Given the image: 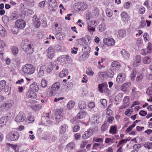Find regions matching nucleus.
Here are the masks:
<instances>
[{
	"instance_id": "1",
	"label": "nucleus",
	"mask_w": 152,
	"mask_h": 152,
	"mask_svg": "<svg viewBox=\"0 0 152 152\" xmlns=\"http://www.w3.org/2000/svg\"><path fill=\"white\" fill-rule=\"evenodd\" d=\"M22 49L27 54H32L34 52V47L32 44L29 43L26 40H23L21 43Z\"/></svg>"
},
{
	"instance_id": "2",
	"label": "nucleus",
	"mask_w": 152,
	"mask_h": 152,
	"mask_svg": "<svg viewBox=\"0 0 152 152\" xmlns=\"http://www.w3.org/2000/svg\"><path fill=\"white\" fill-rule=\"evenodd\" d=\"M21 70L24 74L31 75L34 72L35 68L32 65L27 64L22 66Z\"/></svg>"
},
{
	"instance_id": "3",
	"label": "nucleus",
	"mask_w": 152,
	"mask_h": 152,
	"mask_svg": "<svg viewBox=\"0 0 152 152\" xmlns=\"http://www.w3.org/2000/svg\"><path fill=\"white\" fill-rule=\"evenodd\" d=\"M87 7V4L83 2L76 3L73 6L74 8L76 11H82L86 9Z\"/></svg>"
},
{
	"instance_id": "4",
	"label": "nucleus",
	"mask_w": 152,
	"mask_h": 152,
	"mask_svg": "<svg viewBox=\"0 0 152 152\" xmlns=\"http://www.w3.org/2000/svg\"><path fill=\"white\" fill-rule=\"evenodd\" d=\"M152 52V45L150 42L148 43L146 48L142 49L140 51L141 55L143 56L146 55L148 54L151 53Z\"/></svg>"
},
{
	"instance_id": "5",
	"label": "nucleus",
	"mask_w": 152,
	"mask_h": 152,
	"mask_svg": "<svg viewBox=\"0 0 152 152\" xmlns=\"http://www.w3.org/2000/svg\"><path fill=\"white\" fill-rule=\"evenodd\" d=\"M48 5L49 9L52 11H55L58 6L56 0H48Z\"/></svg>"
},
{
	"instance_id": "6",
	"label": "nucleus",
	"mask_w": 152,
	"mask_h": 152,
	"mask_svg": "<svg viewBox=\"0 0 152 152\" xmlns=\"http://www.w3.org/2000/svg\"><path fill=\"white\" fill-rule=\"evenodd\" d=\"M20 136L19 133L17 132H12L9 133L7 137L11 141H15L17 140Z\"/></svg>"
},
{
	"instance_id": "7",
	"label": "nucleus",
	"mask_w": 152,
	"mask_h": 152,
	"mask_svg": "<svg viewBox=\"0 0 152 152\" xmlns=\"http://www.w3.org/2000/svg\"><path fill=\"white\" fill-rule=\"evenodd\" d=\"M97 25L96 22L94 20H91L88 23V29L90 32L95 31V27Z\"/></svg>"
},
{
	"instance_id": "8",
	"label": "nucleus",
	"mask_w": 152,
	"mask_h": 152,
	"mask_svg": "<svg viewBox=\"0 0 152 152\" xmlns=\"http://www.w3.org/2000/svg\"><path fill=\"white\" fill-rule=\"evenodd\" d=\"M98 88L99 91L102 93H107L109 91L107 84L103 83L99 84L98 86Z\"/></svg>"
},
{
	"instance_id": "9",
	"label": "nucleus",
	"mask_w": 152,
	"mask_h": 152,
	"mask_svg": "<svg viewBox=\"0 0 152 152\" xmlns=\"http://www.w3.org/2000/svg\"><path fill=\"white\" fill-rule=\"evenodd\" d=\"M94 131L93 129H89L85 131L82 134V137L84 140H86L90 137L94 133Z\"/></svg>"
},
{
	"instance_id": "10",
	"label": "nucleus",
	"mask_w": 152,
	"mask_h": 152,
	"mask_svg": "<svg viewBox=\"0 0 152 152\" xmlns=\"http://www.w3.org/2000/svg\"><path fill=\"white\" fill-rule=\"evenodd\" d=\"M26 118L25 114L22 112H20L16 117L15 118V121L17 122H22L25 120Z\"/></svg>"
},
{
	"instance_id": "11",
	"label": "nucleus",
	"mask_w": 152,
	"mask_h": 152,
	"mask_svg": "<svg viewBox=\"0 0 152 152\" xmlns=\"http://www.w3.org/2000/svg\"><path fill=\"white\" fill-rule=\"evenodd\" d=\"M141 61V57L140 55H137L133 59V64L134 66L137 67L140 65Z\"/></svg>"
},
{
	"instance_id": "12",
	"label": "nucleus",
	"mask_w": 152,
	"mask_h": 152,
	"mask_svg": "<svg viewBox=\"0 0 152 152\" xmlns=\"http://www.w3.org/2000/svg\"><path fill=\"white\" fill-rule=\"evenodd\" d=\"M27 97L32 99H35L37 97L36 93L31 90L27 91L26 94Z\"/></svg>"
},
{
	"instance_id": "13",
	"label": "nucleus",
	"mask_w": 152,
	"mask_h": 152,
	"mask_svg": "<svg viewBox=\"0 0 152 152\" xmlns=\"http://www.w3.org/2000/svg\"><path fill=\"white\" fill-rule=\"evenodd\" d=\"M47 52V56L50 59L52 58L54 55L55 50L52 47H49L46 50Z\"/></svg>"
},
{
	"instance_id": "14",
	"label": "nucleus",
	"mask_w": 152,
	"mask_h": 152,
	"mask_svg": "<svg viewBox=\"0 0 152 152\" xmlns=\"http://www.w3.org/2000/svg\"><path fill=\"white\" fill-rule=\"evenodd\" d=\"M15 24L17 28L22 29L25 27L26 23L23 20H17L15 22Z\"/></svg>"
},
{
	"instance_id": "15",
	"label": "nucleus",
	"mask_w": 152,
	"mask_h": 152,
	"mask_svg": "<svg viewBox=\"0 0 152 152\" xmlns=\"http://www.w3.org/2000/svg\"><path fill=\"white\" fill-rule=\"evenodd\" d=\"M121 17L122 20L125 22H128L129 20L130 17L126 11H123L121 13Z\"/></svg>"
},
{
	"instance_id": "16",
	"label": "nucleus",
	"mask_w": 152,
	"mask_h": 152,
	"mask_svg": "<svg viewBox=\"0 0 152 152\" xmlns=\"http://www.w3.org/2000/svg\"><path fill=\"white\" fill-rule=\"evenodd\" d=\"M70 56L68 55H64L59 57L58 58V61L61 62L63 63H65L70 60Z\"/></svg>"
},
{
	"instance_id": "17",
	"label": "nucleus",
	"mask_w": 152,
	"mask_h": 152,
	"mask_svg": "<svg viewBox=\"0 0 152 152\" xmlns=\"http://www.w3.org/2000/svg\"><path fill=\"white\" fill-rule=\"evenodd\" d=\"M126 75L124 73H121L117 76L116 81L118 83H123L125 80Z\"/></svg>"
},
{
	"instance_id": "18",
	"label": "nucleus",
	"mask_w": 152,
	"mask_h": 152,
	"mask_svg": "<svg viewBox=\"0 0 152 152\" xmlns=\"http://www.w3.org/2000/svg\"><path fill=\"white\" fill-rule=\"evenodd\" d=\"M103 42L105 44L108 46H113L115 42L114 39H103Z\"/></svg>"
},
{
	"instance_id": "19",
	"label": "nucleus",
	"mask_w": 152,
	"mask_h": 152,
	"mask_svg": "<svg viewBox=\"0 0 152 152\" xmlns=\"http://www.w3.org/2000/svg\"><path fill=\"white\" fill-rule=\"evenodd\" d=\"M113 76V75L111 74L110 76L107 72H100L99 73V77L100 79L102 80H104L107 77H111Z\"/></svg>"
},
{
	"instance_id": "20",
	"label": "nucleus",
	"mask_w": 152,
	"mask_h": 152,
	"mask_svg": "<svg viewBox=\"0 0 152 152\" xmlns=\"http://www.w3.org/2000/svg\"><path fill=\"white\" fill-rule=\"evenodd\" d=\"M131 85V83L130 82L124 83L120 87L121 90L122 91L126 92L129 89Z\"/></svg>"
},
{
	"instance_id": "21",
	"label": "nucleus",
	"mask_w": 152,
	"mask_h": 152,
	"mask_svg": "<svg viewBox=\"0 0 152 152\" xmlns=\"http://www.w3.org/2000/svg\"><path fill=\"white\" fill-rule=\"evenodd\" d=\"M61 25H59L58 23H55L54 25V28L56 29V30L58 32V34H56L57 37L58 35L59 36H61L60 37H59V38H61L63 37L61 35V34L60 33V32L62 30V28L61 27Z\"/></svg>"
},
{
	"instance_id": "22",
	"label": "nucleus",
	"mask_w": 152,
	"mask_h": 152,
	"mask_svg": "<svg viewBox=\"0 0 152 152\" xmlns=\"http://www.w3.org/2000/svg\"><path fill=\"white\" fill-rule=\"evenodd\" d=\"M32 19V21L34 22V26L36 28L39 27L40 25V23L39 19L35 15H34Z\"/></svg>"
},
{
	"instance_id": "23",
	"label": "nucleus",
	"mask_w": 152,
	"mask_h": 152,
	"mask_svg": "<svg viewBox=\"0 0 152 152\" xmlns=\"http://www.w3.org/2000/svg\"><path fill=\"white\" fill-rule=\"evenodd\" d=\"M30 88L31 90L32 91H35V92H38L39 90V87L36 82H33L31 83L30 86Z\"/></svg>"
},
{
	"instance_id": "24",
	"label": "nucleus",
	"mask_w": 152,
	"mask_h": 152,
	"mask_svg": "<svg viewBox=\"0 0 152 152\" xmlns=\"http://www.w3.org/2000/svg\"><path fill=\"white\" fill-rule=\"evenodd\" d=\"M92 15L95 16H98L100 13V10L99 8L96 7H93L91 11Z\"/></svg>"
},
{
	"instance_id": "25",
	"label": "nucleus",
	"mask_w": 152,
	"mask_h": 152,
	"mask_svg": "<svg viewBox=\"0 0 152 152\" xmlns=\"http://www.w3.org/2000/svg\"><path fill=\"white\" fill-rule=\"evenodd\" d=\"M68 126L66 124L62 125L59 128V133L60 134H62L65 133Z\"/></svg>"
},
{
	"instance_id": "26",
	"label": "nucleus",
	"mask_w": 152,
	"mask_h": 152,
	"mask_svg": "<svg viewBox=\"0 0 152 152\" xmlns=\"http://www.w3.org/2000/svg\"><path fill=\"white\" fill-rule=\"evenodd\" d=\"M69 71L67 69H64L59 73V76L61 78H63L66 76L68 74Z\"/></svg>"
},
{
	"instance_id": "27",
	"label": "nucleus",
	"mask_w": 152,
	"mask_h": 152,
	"mask_svg": "<svg viewBox=\"0 0 152 152\" xmlns=\"http://www.w3.org/2000/svg\"><path fill=\"white\" fill-rule=\"evenodd\" d=\"M120 53L124 58L126 59H128L129 58L130 54L125 50H122Z\"/></svg>"
},
{
	"instance_id": "28",
	"label": "nucleus",
	"mask_w": 152,
	"mask_h": 152,
	"mask_svg": "<svg viewBox=\"0 0 152 152\" xmlns=\"http://www.w3.org/2000/svg\"><path fill=\"white\" fill-rule=\"evenodd\" d=\"M0 34L2 37H5L7 34L6 30L1 24H0Z\"/></svg>"
},
{
	"instance_id": "29",
	"label": "nucleus",
	"mask_w": 152,
	"mask_h": 152,
	"mask_svg": "<svg viewBox=\"0 0 152 152\" xmlns=\"http://www.w3.org/2000/svg\"><path fill=\"white\" fill-rule=\"evenodd\" d=\"M0 34L2 37H5L7 34L6 30L1 24H0Z\"/></svg>"
},
{
	"instance_id": "30",
	"label": "nucleus",
	"mask_w": 152,
	"mask_h": 152,
	"mask_svg": "<svg viewBox=\"0 0 152 152\" xmlns=\"http://www.w3.org/2000/svg\"><path fill=\"white\" fill-rule=\"evenodd\" d=\"M0 34L2 37H5L7 34L6 30L1 24H0Z\"/></svg>"
},
{
	"instance_id": "31",
	"label": "nucleus",
	"mask_w": 152,
	"mask_h": 152,
	"mask_svg": "<svg viewBox=\"0 0 152 152\" xmlns=\"http://www.w3.org/2000/svg\"><path fill=\"white\" fill-rule=\"evenodd\" d=\"M61 87L60 83L59 82L55 83L52 86L51 88L54 91H57Z\"/></svg>"
},
{
	"instance_id": "32",
	"label": "nucleus",
	"mask_w": 152,
	"mask_h": 152,
	"mask_svg": "<svg viewBox=\"0 0 152 152\" xmlns=\"http://www.w3.org/2000/svg\"><path fill=\"white\" fill-rule=\"evenodd\" d=\"M46 67L45 66L43 65L41 66L40 68L38 74V76L39 77H41L44 74V70L45 69Z\"/></svg>"
},
{
	"instance_id": "33",
	"label": "nucleus",
	"mask_w": 152,
	"mask_h": 152,
	"mask_svg": "<svg viewBox=\"0 0 152 152\" xmlns=\"http://www.w3.org/2000/svg\"><path fill=\"white\" fill-rule=\"evenodd\" d=\"M6 85V82L5 80H3L0 81V92L3 89L5 92H7L8 90L7 91L5 89V87Z\"/></svg>"
},
{
	"instance_id": "34",
	"label": "nucleus",
	"mask_w": 152,
	"mask_h": 152,
	"mask_svg": "<svg viewBox=\"0 0 152 152\" xmlns=\"http://www.w3.org/2000/svg\"><path fill=\"white\" fill-rule=\"evenodd\" d=\"M117 126L116 125L110 126L109 133L112 134H115L116 133L117 130Z\"/></svg>"
},
{
	"instance_id": "35",
	"label": "nucleus",
	"mask_w": 152,
	"mask_h": 152,
	"mask_svg": "<svg viewBox=\"0 0 152 152\" xmlns=\"http://www.w3.org/2000/svg\"><path fill=\"white\" fill-rule=\"evenodd\" d=\"M86 114V112L84 111H82L78 113L76 117L77 119H80L85 117Z\"/></svg>"
},
{
	"instance_id": "36",
	"label": "nucleus",
	"mask_w": 152,
	"mask_h": 152,
	"mask_svg": "<svg viewBox=\"0 0 152 152\" xmlns=\"http://www.w3.org/2000/svg\"><path fill=\"white\" fill-rule=\"evenodd\" d=\"M142 61L144 64H149L151 61V59L150 56H146L142 58Z\"/></svg>"
},
{
	"instance_id": "37",
	"label": "nucleus",
	"mask_w": 152,
	"mask_h": 152,
	"mask_svg": "<svg viewBox=\"0 0 152 152\" xmlns=\"http://www.w3.org/2000/svg\"><path fill=\"white\" fill-rule=\"evenodd\" d=\"M4 103L7 110L12 107L13 102L12 100H10L7 101Z\"/></svg>"
},
{
	"instance_id": "38",
	"label": "nucleus",
	"mask_w": 152,
	"mask_h": 152,
	"mask_svg": "<svg viewBox=\"0 0 152 152\" xmlns=\"http://www.w3.org/2000/svg\"><path fill=\"white\" fill-rule=\"evenodd\" d=\"M34 121V117L33 116L30 115L28 117L27 119L25 121L26 124H28L29 123H32Z\"/></svg>"
},
{
	"instance_id": "39",
	"label": "nucleus",
	"mask_w": 152,
	"mask_h": 152,
	"mask_svg": "<svg viewBox=\"0 0 152 152\" xmlns=\"http://www.w3.org/2000/svg\"><path fill=\"white\" fill-rule=\"evenodd\" d=\"M30 107L33 110L35 111H39L42 108V106L41 104H39L31 106Z\"/></svg>"
},
{
	"instance_id": "40",
	"label": "nucleus",
	"mask_w": 152,
	"mask_h": 152,
	"mask_svg": "<svg viewBox=\"0 0 152 152\" xmlns=\"http://www.w3.org/2000/svg\"><path fill=\"white\" fill-rule=\"evenodd\" d=\"M86 104L83 101H81L79 103V107L81 110L84 109L86 107Z\"/></svg>"
},
{
	"instance_id": "41",
	"label": "nucleus",
	"mask_w": 152,
	"mask_h": 152,
	"mask_svg": "<svg viewBox=\"0 0 152 152\" xmlns=\"http://www.w3.org/2000/svg\"><path fill=\"white\" fill-rule=\"evenodd\" d=\"M7 117L8 116H6L2 117L0 119V124L5 125L7 121Z\"/></svg>"
},
{
	"instance_id": "42",
	"label": "nucleus",
	"mask_w": 152,
	"mask_h": 152,
	"mask_svg": "<svg viewBox=\"0 0 152 152\" xmlns=\"http://www.w3.org/2000/svg\"><path fill=\"white\" fill-rule=\"evenodd\" d=\"M75 102L72 100L70 101L67 104V107L68 109H72L74 107Z\"/></svg>"
},
{
	"instance_id": "43",
	"label": "nucleus",
	"mask_w": 152,
	"mask_h": 152,
	"mask_svg": "<svg viewBox=\"0 0 152 152\" xmlns=\"http://www.w3.org/2000/svg\"><path fill=\"white\" fill-rule=\"evenodd\" d=\"M123 94L122 93H120L117 94L115 98V101L119 102L121 101L122 99Z\"/></svg>"
},
{
	"instance_id": "44",
	"label": "nucleus",
	"mask_w": 152,
	"mask_h": 152,
	"mask_svg": "<svg viewBox=\"0 0 152 152\" xmlns=\"http://www.w3.org/2000/svg\"><path fill=\"white\" fill-rule=\"evenodd\" d=\"M144 76V74L143 73H142L137 75L136 79V81L138 82L141 81L143 78Z\"/></svg>"
},
{
	"instance_id": "45",
	"label": "nucleus",
	"mask_w": 152,
	"mask_h": 152,
	"mask_svg": "<svg viewBox=\"0 0 152 152\" xmlns=\"http://www.w3.org/2000/svg\"><path fill=\"white\" fill-rule=\"evenodd\" d=\"M126 34V31L123 30H120L118 31V36L119 37H124Z\"/></svg>"
},
{
	"instance_id": "46",
	"label": "nucleus",
	"mask_w": 152,
	"mask_h": 152,
	"mask_svg": "<svg viewBox=\"0 0 152 152\" xmlns=\"http://www.w3.org/2000/svg\"><path fill=\"white\" fill-rule=\"evenodd\" d=\"M111 66L112 68H113V69H114V68H118L120 67V65L119 62L117 61H113L111 64Z\"/></svg>"
},
{
	"instance_id": "47",
	"label": "nucleus",
	"mask_w": 152,
	"mask_h": 152,
	"mask_svg": "<svg viewBox=\"0 0 152 152\" xmlns=\"http://www.w3.org/2000/svg\"><path fill=\"white\" fill-rule=\"evenodd\" d=\"M100 102L103 106V108H105L107 106V101L105 99H101L100 100Z\"/></svg>"
},
{
	"instance_id": "48",
	"label": "nucleus",
	"mask_w": 152,
	"mask_h": 152,
	"mask_svg": "<svg viewBox=\"0 0 152 152\" xmlns=\"http://www.w3.org/2000/svg\"><path fill=\"white\" fill-rule=\"evenodd\" d=\"M105 12L106 14L108 17H110L112 16L113 12L109 8L106 9Z\"/></svg>"
},
{
	"instance_id": "49",
	"label": "nucleus",
	"mask_w": 152,
	"mask_h": 152,
	"mask_svg": "<svg viewBox=\"0 0 152 152\" xmlns=\"http://www.w3.org/2000/svg\"><path fill=\"white\" fill-rule=\"evenodd\" d=\"M12 52L14 55H16L18 53V49L17 47L13 46L12 48Z\"/></svg>"
},
{
	"instance_id": "50",
	"label": "nucleus",
	"mask_w": 152,
	"mask_h": 152,
	"mask_svg": "<svg viewBox=\"0 0 152 152\" xmlns=\"http://www.w3.org/2000/svg\"><path fill=\"white\" fill-rule=\"evenodd\" d=\"M24 14L27 15H32L33 14L34 12L33 11L30 9H24Z\"/></svg>"
},
{
	"instance_id": "51",
	"label": "nucleus",
	"mask_w": 152,
	"mask_h": 152,
	"mask_svg": "<svg viewBox=\"0 0 152 152\" xmlns=\"http://www.w3.org/2000/svg\"><path fill=\"white\" fill-rule=\"evenodd\" d=\"M106 27L104 23H102L99 26V30L100 31L102 32L105 30Z\"/></svg>"
},
{
	"instance_id": "52",
	"label": "nucleus",
	"mask_w": 152,
	"mask_h": 152,
	"mask_svg": "<svg viewBox=\"0 0 152 152\" xmlns=\"http://www.w3.org/2000/svg\"><path fill=\"white\" fill-rule=\"evenodd\" d=\"M75 146V143L72 142H71L66 145V148L69 149H73Z\"/></svg>"
},
{
	"instance_id": "53",
	"label": "nucleus",
	"mask_w": 152,
	"mask_h": 152,
	"mask_svg": "<svg viewBox=\"0 0 152 152\" xmlns=\"http://www.w3.org/2000/svg\"><path fill=\"white\" fill-rule=\"evenodd\" d=\"M136 75V71L135 70H133L130 75V78L132 80H133L135 78Z\"/></svg>"
},
{
	"instance_id": "54",
	"label": "nucleus",
	"mask_w": 152,
	"mask_h": 152,
	"mask_svg": "<svg viewBox=\"0 0 152 152\" xmlns=\"http://www.w3.org/2000/svg\"><path fill=\"white\" fill-rule=\"evenodd\" d=\"M86 73L89 76H92L94 74V72L92 71V69L90 68H88L86 70Z\"/></svg>"
},
{
	"instance_id": "55",
	"label": "nucleus",
	"mask_w": 152,
	"mask_h": 152,
	"mask_svg": "<svg viewBox=\"0 0 152 152\" xmlns=\"http://www.w3.org/2000/svg\"><path fill=\"white\" fill-rule=\"evenodd\" d=\"M144 146L145 148L150 149L152 146V143L150 142H146L144 144Z\"/></svg>"
},
{
	"instance_id": "56",
	"label": "nucleus",
	"mask_w": 152,
	"mask_h": 152,
	"mask_svg": "<svg viewBox=\"0 0 152 152\" xmlns=\"http://www.w3.org/2000/svg\"><path fill=\"white\" fill-rule=\"evenodd\" d=\"M23 1L26 2L28 5L31 7L34 5L33 4L34 2V0H23Z\"/></svg>"
},
{
	"instance_id": "57",
	"label": "nucleus",
	"mask_w": 152,
	"mask_h": 152,
	"mask_svg": "<svg viewBox=\"0 0 152 152\" xmlns=\"http://www.w3.org/2000/svg\"><path fill=\"white\" fill-rule=\"evenodd\" d=\"M86 19L87 20H89L91 18L94 17V16L92 15L91 12H88L86 14Z\"/></svg>"
},
{
	"instance_id": "58",
	"label": "nucleus",
	"mask_w": 152,
	"mask_h": 152,
	"mask_svg": "<svg viewBox=\"0 0 152 152\" xmlns=\"http://www.w3.org/2000/svg\"><path fill=\"white\" fill-rule=\"evenodd\" d=\"M47 81L45 79H43L42 80L41 83V86L43 88H45L47 86Z\"/></svg>"
},
{
	"instance_id": "59",
	"label": "nucleus",
	"mask_w": 152,
	"mask_h": 152,
	"mask_svg": "<svg viewBox=\"0 0 152 152\" xmlns=\"http://www.w3.org/2000/svg\"><path fill=\"white\" fill-rule=\"evenodd\" d=\"M136 126V124L134 122L129 127H128L126 130V132H130L133 128H134Z\"/></svg>"
},
{
	"instance_id": "60",
	"label": "nucleus",
	"mask_w": 152,
	"mask_h": 152,
	"mask_svg": "<svg viewBox=\"0 0 152 152\" xmlns=\"http://www.w3.org/2000/svg\"><path fill=\"white\" fill-rule=\"evenodd\" d=\"M59 7L60 8H61L60 10V13L61 14H62L63 12H65L66 11V9L64 8L62 4H61Z\"/></svg>"
},
{
	"instance_id": "61",
	"label": "nucleus",
	"mask_w": 152,
	"mask_h": 152,
	"mask_svg": "<svg viewBox=\"0 0 152 152\" xmlns=\"http://www.w3.org/2000/svg\"><path fill=\"white\" fill-rule=\"evenodd\" d=\"M80 127L78 125H76L73 128L72 131L73 132H76L78 131L80 129Z\"/></svg>"
},
{
	"instance_id": "62",
	"label": "nucleus",
	"mask_w": 152,
	"mask_h": 152,
	"mask_svg": "<svg viewBox=\"0 0 152 152\" xmlns=\"http://www.w3.org/2000/svg\"><path fill=\"white\" fill-rule=\"evenodd\" d=\"M89 49V48L88 46H84L83 48L82 51L84 53H89L90 51Z\"/></svg>"
},
{
	"instance_id": "63",
	"label": "nucleus",
	"mask_w": 152,
	"mask_h": 152,
	"mask_svg": "<svg viewBox=\"0 0 152 152\" xmlns=\"http://www.w3.org/2000/svg\"><path fill=\"white\" fill-rule=\"evenodd\" d=\"M81 137V134L79 133H76L74 135V139L76 140H79L80 139Z\"/></svg>"
},
{
	"instance_id": "64",
	"label": "nucleus",
	"mask_w": 152,
	"mask_h": 152,
	"mask_svg": "<svg viewBox=\"0 0 152 152\" xmlns=\"http://www.w3.org/2000/svg\"><path fill=\"white\" fill-rule=\"evenodd\" d=\"M146 93L148 95H152V88L151 87L148 88L146 91Z\"/></svg>"
}]
</instances>
